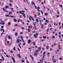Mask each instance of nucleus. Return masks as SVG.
Returning <instances> with one entry per match:
<instances>
[{"instance_id": "8fccbe9b", "label": "nucleus", "mask_w": 63, "mask_h": 63, "mask_svg": "<svg viewBox=\"0 0 63 63\" xmlns=\"http://www.w3.org/2000/svg\"><path fill=\"white\" fill-rule=\"evenodd\" d=\"M17 49H18V51H20V49H19V48H17Z\"/></svg>"}, {"instance_id": "6e6d98bb", "label": "nucleus", "mask_w": 63, "mask_h": 63, "mask_svg": "<svg viewBox=\"0 0 63 63\" xmlns=\"http://www.w3.org/2000/svg\"><path fill=\"white\" fill-rule=\"evenodd\" d=\"M38 49H39V50H41V48H40V47H38Z\"/></svg>"}, {"instance_id": "69168bd1", "label": "nucleus", "mask_w": 63, "mask_h": 63, "mask_svg": "<svg viewBox=\"0 0 63 63\" xmlns=\"http://www.w3.org/2000/svg\"><path fill=\"white\" fill-rule=\"evenodd\" d=\"M5 12H6L7 13H8V12L7 11H5Z\"/></svg>"}, {"instance_id": "774afa93", "label": "nucleus", "mask_w": 63, "mask_h": 63, "mask_svg": "<svg viewBox=\"0 0 63 63\" xmlns=\"http://www.w3.org/2000/svg\"><path fill=\"white\" fill-rule=\"evenodd\" d=\"M52 38H55V36H53L52 37Z\"/></svg>"}, {"instance_id": "5fc2aeb1", "label": "nucleus", "mask_w": 63, "mask_h": 63, "mask_svg": "<svg viewBox=\"0 0 63 63\" xmlns=\"http://www.w3.org/2000/svg\"><path fill=\"white\" fill-rule=\"evenodd\" d=\"M45 46H46V44H44V45H43V47H45Z\"/></svg>"}, {"instance_id": "864d4df0", "label": "nucleus", "mask_w": 63, "mask_h": 63, "mask_svg": "<svg viewBox=\"0 0 63 63\" xmlns=\"http://www.w3.org/2000/svg\"><path fill=\"white\" fill-rule=\"evenodd\" d=\"M21 45V43H20L18 45V46H20Z\"/></svg>"}, {"instance_id": "a878e982", "label": "nucleus", "mask_w": 63, "mask_h": 63, "mask_svg": "<svg viewBox=\"0 0 63 63\" xmlns=\"http://www.w3.org/2000/svg\"><path fill=\"white\" fill-rule=\"evenodd\" d=\"M35 44H36L35 43V42H33V45L35 46Z\"/></svg>"}, {"instance_id": "2eb2a0df", "label": "nucleus", "mask_w": 63, "mask_h": 63, "mask_svg": "<svg viewBox=\"0 0 63 63\" xmlns=\"http://www.w3.org/2000/svg\"><path fill=\"white\" fill-rule=\"evenodd\" d=\"M5 32V30H3L2 31V32H2L1 34V35H2V34H3V33H4V32Z\"/></svg>"}, {"instance_id": "20e7f679", "label": "nucleus", "mask_w": 63, "mask_h": 63, "mask_svg": "<svg viewBox=\"0 0 63 63\" xmlns=\"http://www.w3.org/2000/svg\"><path fill=\"white\" fill-rule=\"evenodd\" d=\"M33 55L35 56H36L37 55H38V53L36 52H35V53Z\"/></svg>"}, {"instance_id": "bf43d9fd", "label": "nucleus", "mask_w": 63, "mask_h": 63, "mask_svg": "<svg viewBox=\"0 0 63 63\" xmlns=\"http://www.w3.org/2000/svg\"><path fill=\"white\" fill-rule=\"evenodd\" d=\"M27 63H29V61H28L27 60Z\"/></svg>"}, {"instance_id": "c9c22d12", "label": "nucleus", "mask_w": 63, "mask_h": 63, "mask_svg": "<svg viewBox=\"0 0 63 63\" xmlns=\"http://www.w3.org/2000/svg\"><path fill=\"white\" fill-rule=\"evenodd\" d=\"M6 57H8V58H9V56H8V55H6Z\"/></svg>"}, {"instance_id": "6e6552de", "label": "nucleus", "mask_w": 63, "mask_h": 63, "mask_svg": "<svg viewBox=\"0 0 63 63\" xmlns=\"http://www.w3.org/2000/svg\"><path fill=\"white\" fill-rule=\"evenodd\" d=\"M2 23H0V24H5V22L4 21H2Z\"/></svg>"}, {"instance_id": "72a5a7b5", "label": "nucleus", "mask_w": 63, "mask_h": 63, "mask_svg": "<svg viewBox=\"0 0 63 63\" xmlns=\"http://www.w3.org/2000/svg\"><path fill=\"white\" fill-rule=\"evenodd\" d=\"M32 5H35V3H33V2H32Z\"/></svg>"}, {"instance_id": "c85d7f7f", "label": "nucleus", "mask_w": 63, "mask_h": 63, "mask_svg": "<svg viewBox=\"0 0 63 63\" xmlns=\"http://www.w3.org/2000/svg\"><path fill=\"white\" fill-rule=\"evenodd\" d=\"M34 7H35V9H37V6H36V5H34Z\"/></svg>"}, {"instance_id": "680f3d73", "label": "nucleus", "mask_w": 63, "mask_h": 63, "mask_svg": "<svg viewBox=\"0 0 63 63\" xmlns=\"http://www.w3.org/2000/svg\"><path fill=\"white\" fill-rule=\"evenodd\" d=\"M62 27H63V24H62Z\"/></svg>"}, {"instance_id": "ddd939ff", "label": "nucleus", "mask_w": 63, "mask_h": 63, "mask_svg": "<svg viewBox=\"0 0 63 63\" xmlns=\"http://www.w3.org/2000/svg\"><path fill=\"white\" fill-rule=\"evenodd\" d=\"M19 42V39H17V40L16 43H18Z\"/></svg>"}, {"instance_id": "39448f33", "label": "nucleus", "mask_w": 63, "mask_h": 63, "mask_svg": "<svg viewBox=\"0 0 63 63\" xmlns=\"http://www.w3.org/2000/svg\"><path fill=\"white\" fill-rule=\"evenodd\" d=\"M21 40L22 41V42H24V40H23V37L22 36H21Z\"/></svg>"}, {"instance_id": "a19ab883", "label": "nucleus", "mask_w": 63, "mask_h": 63, "mask_svg": "<svg viewBox=\"0 0 63 63\" xmlns=\"http://www.w3.org/2000/svg\"><path fill=\"white\" fill-rule=\"evenodd\" d=\"M23 46H25V43L24 42L23 44Z\"/></svg>"}, {"instance_id": "bb28decb", "label": "nucleus", "mask_w": 63, "mask_h": 63, "mask_svg": "<svg viewBox=\"0 0 63 63\" xmlns=\"http://www.w3.org/2000/svg\"><path fill=\"white\" fill-rule=\"evenodd\" d=\"M45 16H47V15H48V14L47 13H45Z\"/></svg>"}, {"instance_id": "f03ea898", "label": "nucleus", "mask_w": 63, "mask_h": 63, "mask_svg": "<svg viewBox=\"0 0 63 63\" xmlns=\"http://www.w3.org/2000/svg\"><path fill=\"white\" fill-rule=\"evenodd\" d=\"M54 56H53V57L52 58V62H53V63H55L56 62V60H55V58L54 59Z\"/></svg>"}, {"instance_id": "7ed1b4c3", "label": "nucleus", "mask_w": 63, "mask_h": 63, "mask_svg": "<svg viewBox=\"0 0 63 63\" xmlns=\"http://www.w3.org/2000/svg\"><path fill=\"white\" fill-rule=\"evenodd\" d=\"M31 19H32V20L33 21H34V18H33L32 17V16H30V18L29 19L31 21Z\"/></svg>"}, {"instance_id": "a18cd8bd", "label": "nucleus", "mask_w": 63, "mask_h": 63, "mask_svg": "<svg viewBox=\"0 0 63 63\" xmlns=\"http://www.w3.org/2000/svg\"><path fill=\"white\" fill-rule=\"evenodd\" d=\"M61 32H59V35H60V34H61Z\"/></svg>"}, {"instance_id": "13d9d810", "label": "nucleus", "mask_w": 63, "mask_h": 63, "mask_svg": "<svg viewBox=\"0 0 63 63\" xmlns=\"http://www.w3.org/2000/svg\"><path fill=\"white\" fill-rule=\"evenodd\" d=\"M47 54V55H48V54H49V52H48Z\"/></svg>"}, {"instance_id": "b1692460", "label": "nucleus", "mask_w": 63, "mask_h": 63, "mask_svg": "<svg viewBox=\"0 0 63 63\" xmlns=\"http://www.w3.org/2000/svg\"><path fill=\"white\" fill-rule=\"evenodd\" d=\"M18 35V33H16L15 34V35L16 36H17Z\"/></svg>"}, {"instance_id": "e433bc0d", "label": "nucleus", "mask_w": 63, "mask_h": 63, "mask_svg": "<svg viewBox=\"0 0 63 63\" xmlns=\"http://www.w3.org/2000/svg\"><path fill=\"white\" fill-rule=\"evenodd\" d=\"M33 36H34V37H37V36L35 34Z\"/></svg>"}, {"instance_id": "e2e57ef3", "label": "nucleus", "mask_w": 63, "mask_h": 63, "mask_svg": "<svg viewBox=\"0 0 63 63\" xmlns=\"http://www.w3.org/2000/svg\"><path fill=\"white\" fill-rule=\"evenodd\" d=\"M41 12L42 13V14H43V13L42 12V11H41Z\"/></svg>"}, {"instance_id": "49530a36", "label": "nucleus", "mask_w": 63, "mask_h": 63, "mask_svg": "<svg viewBox=\"0 0 63 63\" xmlns=\"http://www.w3.org/2000/svg\"><path fill=\"white\" fill-rule=\"evenodd\" d=\"M45 53H46V52L45 51L43 53V54L44 55H45Z\"/></svg>"}, {"instance_id": "58836bf2", "label": "nucleus", "mask_w": 63, "mask_h": 63, "mask_svg": "<svg viewBox=\"0 0 63 63\" xmlns=\"http://www.w3.org/2000/svg\"><path fill=\"white\" fill-rule=\"evenodd\" d=\"M45 55L44 54H43V58L44 59V57H45Z\"/></svg>"}, {"instance_id": "2f4dec72", "label": "nucleus", "mask_w": 63, "mask_h": 63, "mask_svg": "<svg viewBox=\"0 0 63 63\" xmlns=\"http://www.w3.org/2000/svg\"><path fill=\"white\" fill-rule=\"evenodd\" d=\"M48 30H49V29H48L47 30V32H48Z\"/></svg>"}, {"instance_id": "f257e3e1", "label": "nucleus", "mask_w": 63, "mask_h": 63, "mask_svg": "<svg viewBox=\"0 0 63 63\" xmlns=\"http://www.w3.org/2000/svg\"><path fill=\"white\" fill-rule=\"evenodd\" d=\"M19 13L20 14H22L23 15L24 17L25 18V14L24 13V11L22 10V11H19Z\"/></svg>"}, {"instance_id": "c03bdc74", "label": "nucleus", "mask_w": 63, "mask_h": 63, "mask_svg": "<svg viewBox=\"0 0 63 63\" xmlns=\"http://www.w3.org/2000/svg\"><path fill=\"white\" fill-rule=\"evenodd\" d=\"M40 61L41 62H42L43 63V60H41V61H41V60H40Z\"/></svg>"}, {"instance_id": "5701e85b", "label": "nucleus", "mask_w": 63, "mask_h": 63, "mask_svg": "<svg viewBox=\"0 0 63 63\" xmlns=\"http://www.w3.org/2000/svg\"><path fill=\"white\" fill-rule=\"evenodd\" d=\"M36 22H39V20H38V19H36Z\"/></svg>"}, {"instance_id": "7c9ffc66", "label": "nucleus", "mask_w": 63, "mask_h": 63, "mask_svg": "<svg viewBox=\"0 0 63 63\" xmlns=\"http://www.w3.org/2000/svg\"><path fill=\"white\" fill-rule=\"evenodd\" d=\"M21 29H25V28H24V27H21Z\"/></svg>"}, {"instance_id": "9d476101", "label": "nucleus", "mask_w": 63, "mask_h": 63, "mask_svg": "<svg viewBox=\"0 0 63 63\" xmlns=\"http://www.w3.org/2000/svg\"><path fill=\"white\" fill-rule=\"evenodd\" d=\"M18 20H20V21H21V22L23 24H24V22H22V21H21V20H20L19 19H18Z\"/></svg>"}, {"instance_id": "423d86ee", "label": "nucleus", "mask_w": 63, "mask_h": 63, "mask_svg": "<svg viewBox=\"0 0 63 63\" xmlns=\"http://www.w3.org/2000/svg\"><path fill=\"white\" fill-rule=\"evenodd\" d=\"M12 60H13V62H14V63H15V62H16V61H15V59H14V58L13 57H12Z\"/></svg>"}, {"instance_id": "a211bd4d", "label": "nucleus", "mask_w": 63, "mask_h": 63, "mask_svg": "<svg viewBox=\"0 0 63 63\" xmlns=\"http://www.w3.org/2000/svg\"><path fill=\"white\" fill-rule=\"evenodd\" d=\"M13 20H14V22H16V21H17L15 19H14Z\"/></svg>"}, {"instance_id": "4d7b16f0", "label": "nucleus", "mask_w": 63, "mask_h": 63, "mask_svg": "<svg viewBox=\"0 0 63 63\" xmlns=\"http://www.w3.org/2000/svg\"><path fill=\"white\" fill-rule=\"evenodd\" d=\"M12 5L11 4V3H10L9 4V5L10 6H12Z\"/></svg>"}, {"instance_id": "f704fd0d", "label": "nucleus", "mask_w": 63, "mask_h": 63, "mask_svg": "<svg viewBox=\"0 0 63 63\" xmlns=\"http://www.w3.org/2000/svg\"><path fill=\"white\" fill-rule=\"evenodd\" d=\"M36 23V22H35L34 23H33V25H36L35 23Z\"/></svg>"}, {"instance_id": "cd10ccee", "label": "nucleus", "mask_w": 63, "mask_h": 63, "mask_svg": "<svg viewBox=\"0 0 63 63\" xmlns=\"http://www.w3.org/2000/svg\"><path fill=\"white\" fill-rule=\"evenodd\" d=\"M43 24L41 26V28H43Z\"/></svg>"}, {"instance_id": "c756f323", "label": "nucleus", "mask_w": 63, "mask_h": 63, "mask_svg": "<svg viewBox=\"0 0 63 63\" xmlns=\"http://www.w3.org/2000/svg\"><path fill=\"white\" fill-rule=\"evenodd\" d=\"M59 6H60V7H61V8H62V5H59Z\"/></svg>"}, {"instance_id": "4c0bfd02", "label": "nucleus", "mask_w": 63, "mask_h": 63, "mask_svg": "<svg viewBox=\"0 0 63 63\" xmlns=\"http://www.w3.org/2000/svg\"><path fill=\"white\" fill-rule=\"evenodd\" d=\"M13 49H14V50H16V49H15V47H14Z\"/></svg>"}, {"instance_id": "603ef678", "label": "nucleus", "mask_w": 63, "mask_h": 63, "mask_svg": "<svg viewBox=\"0 0 63 63\" xmlns=\"http://www.w3.org/2000/svg\"><path fill=\"white\" fill-rule=\"evenodd\" d=\"M15 26H17V24H15L14 25Z\"/></svg>"}, {"instance_id": "473e14b6", "label": "nucleus", "mask_w": 63, "mask_h": 63, "mask_svg": "<svg viewBox=\"0 0 63 63\" xmlns=\"http://www.w3.org/2000/svg\"><path fill=\"white\" fill-rule=\"evenodd\" d=\"M5 16H8V17H9V15H5Z\"/></svg>"}, {"instance_id": "6ab92c4d", "label": "nucleus", "mask_w": 63, "mask_h": 63, "mask_svg": "<svg viewBox=\"0 0 63 63\" xmlns=\"http://www.w3.org/2000/svg\"><path fill=\"white\" fill-rule=\"evenodd\" d=\"M20 58H21V56H20V54H18L17 55Z\"/></svg>"}, {"instance_id": "0eeeda50", "label": "nucleus", "mask_w": 63, "mask_h": 63, "mask_svg": "<svg viewBox=\"0 0 63 63\" xmlns=\"http://www.w3.org/2000/svg\"><path fill=\"white\" fill-rule=\"evenodd\" d=\"M9 9L10 10H11L12 12H14V11L13 10H14V8H10Z\"/></svg>"}, {"instance_id": "ea45409f", "label": "nucleus", "mask_w": 63, "mask_h": 63, "mask_svg": "<svg viewBox=\"0 0 63 63\" xmlns=\"http://www.w3.org/2000/svg\"><path fill=\"white\" fill-rule=\"evenodd\" d=\"M0 30H1V31H3H3L4 30V29H1Z\"/></svg>"}, {"instance_id": "37998d69", "label": "nucleus", "mask_w": 63, "mask_h": 63, "mask_svg": "<svg viewBox=\"0 0 63 63\" xmlns=\"http://www.w3.org/2000/svg\"><path fill=\"white\" fill-rule=\"evenodd\" d=\"M9 1L10 2H13V0H10Z\"/></svg>"}, {"instance_id": "09e8293b", "label": "nucleus", "mask_w": 63, "mask_h": 63, "mask_svg": "<svg viewBox=\"0 0 63 63\" xmlns=\"http://www.w3.org/2000/svg\"><path fill=\"white\" fill-rule=\"evenodd\" d=\"M22 62H24V60H22Z\"/></svg>"}, {"instance_id": "f3484780", "label": "nucleus", "mask_w": 63, "mask_h": 63, "mask_svg": "<svg viewBox=\"0 0 63 63\" xmlns=\"http://www.w3.org/2000/svg\"><path fill=\"white\" fill-rule=\"evenodd\" d=\"M37 11H38V12H40V10H39V9H40V8L39 7H37Z\"/></svg>"}, {"instance_id": "dca6fc26", "label": "nucleus", "mask_w": 63, "mask_h": 63, "mask_svg": "<svg viewBox=\"0 0 63 63\" xmlns=\"http://www.w3.org/2000/svg\"><path fill=\"white\" fill-rule=\"evenodd\" d=\"M30 42H31V40H29L28 41V43L29 44H30Z\"/></svg>"}, {"instance_id": "aec40b11", "label": "nucleus", "mask_w": 63, "mask_h": 63, "mask_svg": "<svg viewBox=\"0 0 63 63\" xmlns=\"http://www.w3.org/2000/svg\"><path fill=\"white\" fill-rule=\"evenodd\" d=\"M2 60L3 61H4V57H3V56H2Z\"/></svg>"}, {"instance_id": "0e129e2a", "label": "nucleus", "mask_w": 63, "mask_h": 63, "mask_svg": "<svg viewBox=\"0 0 63 63\" xmlns=\"http://www.w3.org/2000/svg\"><path fill=\"white\" fill-rule=\"evenodd\" d=\"M60 24H61V23H60V22L59 24V25H60Z\"/></svg>"}, {"instance_id": "79ce46f5", "label": "nucleus", "mask_w": 63, "mask_h": 63, "mask_svg": "<svg viewBox=\"0 0 63 63\" xmlns=\"http://www.w3.org/2000/svg\"><path fill=\"white\" fill-rule=\"evenodd\" d=\"M28 31H29V32H30V30L29 29H28Z\"/></svg>"}, {"instance_id": "f8f14e48", "label": "nucleus", "mask_w": 63, "mask_h": 63, "mask_svg": "<svg viewBox=\"0 0 63 63\" xmlns=\"http://www.w3.org/2000/svg\"><path fill=\"white\" fill-rule=\"evenodd\" d=\"M9 12V15H11L12 14V12L10 11Z\"/></svg>"}, {"instance_id": "1a4fd4ad", "label": "nucleus", "mask_w": 63, "mask_h": 63, "mask_svg": "<svg viewBox=\"0 0 63 63\" xmlns=\"http://www.w3.org/2000/svg\"><path fill=\"white\" fill-rule=\"evenodd\" d=\"M8 39H12V37L9 36H8Z\"/></svg>"}, {"instance_id": "4468645a", "label": "nucleus", "mask_w": 63, "mask_h": 63, "mask_svg": "<svg viewBox=\"0 0 63 63\" xmlns=\"http://www.w3.org/2000/svg\"><path fill=\"white\" fill-rule=\"evenodd\" d=\"M10 24H11V22H8V26H10Z\"/></svg>"}, {"instance_id": "4be33fe9", "label": "nucleus", "mask_w": 63, "mask_h": 63, "mask_svg": "<svg viewBox=\"0 0 63 63\" xmlns=\"http://www.w3.org/2000/svg\"><path fill=\"white\" fill-rule=\"evenodd\" d=\"M40 51V50H38V49H37L35 51V52H37L38 51Z\"/></svg>"}, {"instance_id": "de8ad7c7", "label": "nucleus", "mask_w": 63, "mask_h": 63, "mask_svg": "<svg viewBox=\"0 0 63 63\" xmlns=\"http://www.w3.org/2000/svg\"><path fill=\"white\" fill-rule=\"evenodd\" d=\"M3 10L4 11H5V9L4 8H3Z\"/></svg>"}, {"instance_id": "9b49d317", "label": "nucleus", "mask_w": 63, "mask_h": 63, "mask_svg": "<svg viewBox=\"0 0 63 63\" xmlns=\"http://www.w3.org/2000/svg\"><path fill=\"white\" fill-rule=\"evenodd\" d=\"M49 47V46H47L46 47V49H48V48Z\"/></svg>"}, {"instance_id": "3c124183", "label": "nucleus", "mask_w": 63, "mask_h": 63, "mask_svg": "<svg viewBox=\"0 0 63 63\" xmlns=\"http://www.w3.org/2000/svg\"><path fill=\"white\" fill-rule=\"evenodd\" d=\"M1 28H4V26H2L1 27Z\"/></svg>"}, {"instance_id": "338daca9", "label": "nucleus", "mask_w": 63, "mask_h": 63, "mask_svg": "<svg viewBox=\"0 0 63 63\" xmlns=\"http://www.w3.org/2000/svg\"><path fill=\"white\" fill-rule=\"evenodd\" d=\"M60 60H62V58H60L59 59Z\"/></svg>"}, {"instance_id": "393cba45", "label": "nucleus", "mask_w": 63, "mask_h": 63, "mask_svg": "<svg viewBox=\"0 0 63 63\" xmlns=\"http://www.w3.org/2000/svg\"><path fill=\"white\" fill-rule=\"evenodd\" d=\"M8 8L9 6H7L5 7V9H7V8Z\"/></svg>"}, {"instance_id": "052dcab7", "label": "nucleus", "mask_w": 63, "mask_h": 63, "mask_svg": "<svg viewBox=\"0 0 63 63\" xmlns=\"http://www.w3.org/2000/svg\"><path fill=\"white\" fill-rule=\"evenodd\" d=\"M20 34H22V32H20Z\"/></svg>"}, {"instance_id": "412c9836", "label": "nucleus", "mask_w": 63, "mask_h": 63, "mask_svg": "<svg viewBox=\"0 0 63 63\" xmlns=\"http://www.w3.org/2000/svg\"><path fill=\"white\" fill-rule=\"evenodd\" d=\"M48 20H46V22L47 23H48Z\"/></svg>"}]
</instances>
